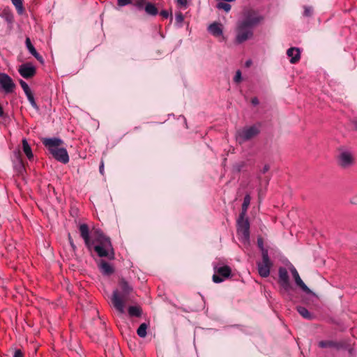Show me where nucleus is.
<instances>
[{"mask_svg": "<svg viewBox=\"0 0 357 357\" xmlns=\"http://www.w3.org/2000/svg\"><path fill=\"white\" fill-rule=\"evenodd\" d=\"M241 79H242V77H241V73L240 70H237L236 73V75H235V76L234 77V81L235 82L238 83V82H240L241 81Z\"/></svg>", "mask_w": 357, "mask_h": 357, "instance_id": "34", "label": "nucleus"}, {"mask_svg": "<svg viewBox=\"0 0 357 357\" xmlns=\"http://www.w3.org/2000/svg\"><path fill=\"white\" fill-rule=\"evenodd\" d=\"M312 9L310 8H305L304 10V15L306 16H310L312 14Z\"/></svg>", "mask_w": 357, "mask_h": 357, "instance_id": "40", "label": "nucleus"}, {"mask_svg": "<svg viewBox=\"0 0 357 357\" xmlns=\"http://www.w3.org/2000/svg\"><path fill=\"white\" fill-rule=\"evenodd\" d=\"M101 273L106 275H109L114 272L112 266L107 261L101 260L99 264Z\"/></svg>", "mask_w": 357, "mask_h": 357, "instance_id": "19", "label": "nucleus"}, {"mask_svg": "<svg viewBox=\"0 0 357 357\" xmlns=\"http://www.w3.org/2000/svg\"><path fill=\"white\" fill-rule=\"evenodd\" d=\"M11 1L15 6L18 13L22 14L24 12L22 0H11Z\"/></svg>", "mask_w": 357, "mask_h": 357, "instance_id": "26", "label": "nucleus"}, {"mask_svg": "<svg viewBox=\"0 0 357 357\" xmlns=\"http://www.w3.org/2000/svg\"><path fill=\"white\" fill-rule=\"evenodd\" d=\"M176 2L178 3V5H179L180 6L185 7V8L187 6V3H188L187 0H176Z\"/></svg>", "mask_w": 357, "mask_h": 357, "instance_id": "37", "label": "nucleus"}, {"mask_svg": "<svg viewBox=\"0 0 357 357\" xmlns=\"http://www.w3.org/2000/svg\"><path fill=\"white\" fill-rule=\"evenodd\" d=\"M208 31L215 37L221 36L222 35V25L218 22H213L208 26Z\"/></svg>", "mask_w": 357, "mask_h": 357, "instance_id": "16", "label": "nucleus"}, {"mask_svg": "<svg viewBox=\"0 0 357 357\" xmlns=\"http://www.w3.org/2000/svg\"><path fill=\"white\" fill-rule=\"evenodd\" d=\"M353 124L354 125L355 128L357 130V119L353 121Z\"/></svg>", "mask_w": 357, "mask_h": 357, "instance_id": "45", "label": "nucleus"}, {"mask_svg": "<svg viewBox=\"0 0 357 357\" xmlns=\"http://www.w3.org/2000/svg\"><path fill=\"white\" fill-rule=\"evenodd\" d=\"M335 344L332 341H321L319 342V346L321 348L334 347Z\"/></svg>", "mask_w": 357, "mask_h": 357, "instance_id": "30", "label": "nucleus"}, {"mask_svg": "<svg viewBox=\"0 0 357 357\" xmlns=\"http://www.w3.org/2000/svg\"><path fill=\"white\" fill-rule=\"evenodd\" d=\"M250 61L246 62V65H247L248 66L250 65Z\"/></svg>", "mask_w": 357, "mask_h": 357, "instance_id": "46", "label": "nucleus"}, {"mask_svg": "<svg viewBox=\"0 0 357 357\" xmlns=\"http://www.w3.org/2000/svg\"><path fill=\"white\" fill-rule=\"evenodd\" d=\"M263 20L264 17L255 10H250L245 12L243 17L236 23L235 43L239 45L252 39L254 35L253 28Z\"/></svg>", "mask_w": 357, "mask_h": 357, "instance_id": "2", "label": "nucleus"}, {"mask_svg": "<svg viewBox=\"0 0 357 357\" xmlns=\"http://www.w3.org/2000/svg\"><path fill=\"white\" fill-rule=\"evenodd\" d=\"M43 144L48 149L52 156L58 161L66 164L69 162V156L66 149L61 146L63 142L56 137L44 138Z\"/></svg>", "mask_w": 357, "mask_h": 357, "instance_id": "3", "label": "nucleus"}, {"mask_svg": "<svg viewBox=\"0 0 357 357\" xmlns=\"http://www.w3.org/2000/svg\"><path fill=\"white\" fill-rule=\"evenodd\" d=\"M128 312L130 317H139L142 314V309L138 306H130Z\"/></svg>", "mask_w": 357, "mask_h": 357, "instance_id": "23", "label": "nucleus"}, {"mask_svg": "<svg viewBox=\"0 0 357 357\" xmlns=\"http://www.w3.org/2000/svg\"><path fill=\"white\" fill-rule=\"evenodd\" d=\"M287 54L290 57V62L291 63H296L298 62L301 57V52L297 47H291L287 50Z\"/></svg>", "mask_w": 357, "mask_h": 357, "instance_id": "15", "label": "nucleus"}, {"mask_svg": "<svg viewBox=\"0 0 357 357\" xmlns=\"http://www.w3.org/2000/svg\"><path fill=\"white\" fill-rule=\"evenodd\" d=\"M99 170H100V174H103V172H104V163H103V161H101Z\"/></svg>", "mask_w": 357, "mask_h": 357, "instance_id": "41", "label": "nucleus"}, {"mask_svg": "<svg viewBox=\"0 0 357 357\" xmlns=\"http://www.w3.org/2000/svg\"><path fill=\"white\" fill-rule=\"evenodd\" d=\"M259 133V129L257 126L245 127L237 131L236 135V140L239 144H243Z\"/></svg>", "mask_w": 357, "mask_h": 357, "instance_id": "6", "label": "nucleus"}, {"mask_svg": "<svg viewBox=\"0 0 357 357\" xmlns=\"http://www.w3.org/2000/svg\"><path fill=\"white\" fill-rule=\"evenodd\" d=\"M289 270L292 274V276L295 280V283L296 284V285L298 286L306 294H311V290L303 282L296 268L293 265H291V266L289 267Z\"/></svg>", "mask_w": 357, "mask_h": 357, "instance_id": "13", "label": "nucleus"}, {"mask_svg": "<svg viewBox=\"0 0 357 357\" xmlns=\"http://www.w3.org/2000/svg\"><path fill=\"white\" fill-rule=\"evenodd\" d=\"M146 3V0H132V4L139 10H142Z\"/></svg>", "mask_w": 357, "mask_h": 357, "instance_id": "28", "label": "nucleus"}, {"mask_svg": "<svg viewBox=\"0 0 357 357\" xmlns=\"http://www.w3.org/2000/svg\"><path fill=\"white\" fill-rule=\"evenodd\" d=\"M160 15H161L162 17H164V18L167 19V18L169 17V12H168L167 10H162V11L160 12Z\"/></svg>", "mask_w": 357, "mask_h": 357, "instance_id": "39", "label": "nucleus"}, {"mask_svg": "<svg viewBox=\"0 0 357 357\" xmlns=\"http://www.w3.org/2000/svg\"><path fill=\"white\" fill-rule=\"evenodd\" d=\"M217 8L219 9H222L227 13H228L231 10L230 4L224 2L218 3Z\"/></svg>", "mask_w": 357, "mask_h": 357, "instance_id": "29", "label": "nucleus"}, {"mask_svg": "<svg viewBox=\"0 0 357 357\" xmlns=\"http://www.w3.org/2000/svg\"><path fill=\"white\" fill-rule=\"evenodd\" d=\"M148 325L146 323H142L137 330V333L140 337H145L146 335V330Z\"/></svg>", "mask_w": 357, "mask_h": 357, "instance_id": "25", "label": "nucleus"}, {"mask_svg": "<svg viewBox=\"0 0 357 357\" xmlns=\"http://www.w3.org/2000/svg\"><path fill=\"white\" fill-rule=\"evenodd\" d=\"M216 273L213 275V281L215 283H220L224 280V278H227L231 274V269L227 266H220L217 268Z\"/></svg>", "mask_w": 357, "mask_h": 357, "instance_id": "12", "label": "nucleus"}, {"mask_svg": "<svg viewBox=\"0 0 357 357\" xmlns=\"http://www.w3.org/2000/svg\"><path fill=\"white\" fill-rule=\"evenodd\" d=\"M15 84L12 78L6 73H0V89L6 93L13 92Z\"/></svg>", "mask_w": 357, "mask_h": 357, "instance_id": "10", "label": "nucleus"}, {"mask_svg": "<svg viewBox=\"0 0 357 357\" xmlns=\"http://www.w3.org/2000/svg\"><path fill=\"white\" fill-rule=\"evenodd\" d=\"M355 162L354 153L349 150H341L337 157L338 165L343 168L351 167Z\"/></svg>", "mask_w": 357, "mask_h": 357, "instance_id": "8", "label": "nucleus"}, {"mask_svg": "<svg viewBox=\"0 0 357 357\" xmlns=\"http://www.w3.org/2000/svg\"><path fill=\"white\" fill-rule=\"evenodd\" d=\"M3 109L2 108V107L0 105V117L3 116Z\"/></svg>", "mask_w": 357, "mask_h": 357, "instance_id": "44", "label": "nucleus"}, {"mask_svg": "<svg viewBox=\"0 0 357 357\" xmlns=\"http://www.w3.org/2000/svg\"><path fill=\"white\" fill-rule=\"evenodd\" d=\"M20 86L22 88L25 94L29 93V92H31L29 85L24 81L21 79L20 81Z\"/></svg>", "mask_w": 357, "mask_h": 357, "instance_id": "31", "label": "nucleus"}, {"mask_svg": "<svg viewBox=\"0 0 357 357\" xmlns=\"http://www.w3.org/2000/svg\"><path fill=\"white\" fill-rule=\"evenodd\" d=\"M245 216L240 215L238 220L237 233L241 236V240L243 243H249L250 241V223Z\"/></svg>", "mask_w": 357, "mask_h": 357, "instance_id": "7", "label": "nucleus"}, {"mask_svg": "<svg viewBox=\"0 0 357 357\" xmlns=\"http://www.w3.org/2000/svg\"><path fill=\"white\" fill-rule=\"evenodd\" d=\"M176 21L177 23L181 24L183 21V16L182 13H178L176 15Z\"/></svg>", "mask_w": 357, "mask_h": 357, "instance_id": "35", "label": "nucleus"}, {"mask_svg": "<svg viewBox=\"0 0 357 357\" xmlns=\"http://www.w3.org/2000/svg\"><path fill=\"white\" fill-rule=\"evenodd\" d=\"M27 99L29 102H30L31 105L36 110H38L39 107L37 105V103L35 101L33 94L32 92H29V93L26 94Z\"/></svg>", "mask_w": 357, "mask_h": 357, "instance_id": "27", "label": "nucleus"}, {"mask_svg": "<svg viewBox=\"0 0 357 357\" xmlns=\"http://www.w3.org/2000/svg\"><path fill=\"white\" fill-rule=\"evenodd\" d=\"M18 72L22 77L29 79L35 75L36 70L33 64L31 63H26L20 66Z\"/></svg>", "mask_w": 357, "mask_h": 357, "instance_id": "11", "label": "nucleus"}, {"mask_svg": "<svg viewBox=\"0 0 357 357\" xmlns=\"http://www.w3.org/2000/svg\"><path fill=\"white\" fill-rule=\"evenodd\" d=\"M144 9L146 13L150 15L155 16L158 14V9L152 3H146L144 6Z\"/></svg>", "mask_w": 357, "mask_h": 357, "instance_id": "22", "label": "nucleus"}, {"mask_svg": "<svg viewBox=\"0 0 357 357\" xmlns=\"http://www.w3.org/2000/svg\"><path fill=\"white\" fill-rule=\"evenodd\" d=\"M68 241H69L70 245L72 247L73 250H75L76 247L73 243V241L72 237L70 234H68Z\"/></svg>", "mask_w": 357, "mask_h": 357, "instance_id": "38", "label": "nucleus"}, {"mask_svg": "<svg viewBox=\"0 0 357 357\" xmlns=\"http://www.w3.org/2000/svg\"><path fill=\"white\" fill-rule=\"evenodd\" d=\"M298 312L305 319L311 320L314 318L312 314L305 307L302 306H298L296 307Z\"/></svg>", "mask_w": 357, "mask_h": 357, "instance_id": "21", "label": "nucleus"}, {"mask_svg": "<svg viewBox=\"0 0 357 357\" xmlns=\"http://www.w3.org/2000/svg\"><path fill=\"white\" fill-rule=\"evenodd\" d=\"M132 0H117L118 6L123 7L129 4H132Z\"/></svg>", "mask_w": 357, "mask_h": 357, "instance_id": "32", "label": "nucleus"}, {"mask_svg": "<svg viewBox=\"0 0 357 357\" xmlns=\"http://www.w3.org/2000/svg\"><path fill=\"white\" fill-rule=\"evenodd\" d=\"M250 196L249 195H246L244 197L243 202L242 204V212L241 213V215H242V217L245 215L248 206L250 204Z\"/></svg>", "mask_w": 357, "mask_h": 357, "instance_id": "24", "label": "nucleus"}, {"mask_svg": "<svg viewBox=\"0 0 357 357\" xmlns=\"http://www.w3.org/2000/svg\"><path fill=\"white\" fill-rule=\"evenodd\" d=\"M13 357H24V354L20 349H16L14 352Z\"/></svg>", "mask_w": 357, "mask_h": 357, "instance_id": "36", "label": "nucleus"}, {"mask_svg": "<svg viewBox=\"0 0 357 357\" xmlns=\"http://www.w3.org/2000/svg\"><path fill=\"white\" fill-rule=\"evenodd\" d=\"M119 287L122 291V294L118 290H114L112 293L111 301L113 307L120 313L125 312V303L127 296L132 291V288L124 280H121L119 282Z\"/></svg>", "mask_w": 357, "mask_h": 357, "instance_id": "4", "label": "nucleus"}, {"mask_svg": "<svg viewBox=\"0 0 357 357\" xmlns=\"http://www.w3.org/2000/svg\"><path fill=\"white\" fill-rule=\"evenodd\" d=\"M25 44H26V48L29 50V52H30V54H32L40 63H43V57L37 52L36 50L35 49L33 45L31 44V40L29 38H26Z\"/></svg>", "mask_w": 357, "mask_h": 357, "instance_id": "17", "label": "nucleus"}, {"mask_svg": "<svg viewBox=\"0 0 357 357\" xmlns=\"http://www.w3.org/2000/svg\"><path fill=\"white\" fill-rule=\"evenodd\" d=\"M79 231L89 250L93 248L100 257L114 259V250L110 238L106 236L100 229H96L92 231V240L90 238L89 229L86 224H80Z\"/></svg>", "mask_w": 357, "mask_h": 357, "instance_id": "1", "label": "nucleus"}, {"mask_svg": "<svg viewBox=\"0 0 357 357\" xmlns=\"http://www.w3.org/2000/svg\"><path fill=\"white\" fill-rule=\"evenodd\" d=\"M278 283L281 287L282 294L287 296L290 299L292 286L289 282L287 270L284 267H280L278 270Z\"/></svg>", "mask_w": 357, "mask_h": 357, "instance_id": "5", "label": "nucleus"}, {"mask_svg": "<svg viewBox=\"0 0 357 357\" xmlns=\"http://www.w3.org/2000/svg\"><path fill=\"white\" fill-rule=\"evenodd\" d=\"M15 155L17 161L14 165V168L18 174L22 175L25 172L24 165L23 163L20 153H16Z\"/></svg>", "mask_w": 357, "mask_h": 357, "instance_id": "18", "label": "nucleus"}, {"mask_svg": "<svg viewBox=\"0 0 357 357\" xmlns=\"http://www.w3.org/2000/svg\"><path fill=\"white\" fill-rule=\"evenodd\" d=\"M273 264L271 261L268 251H264L262 261L257 263L258 272L261 277L267 278Z\"/></svg>", "mask_w": 357, "mask_h": 357, "instance_id": "9", "label": "nucleus"}, {"mask_svg": "<svg viewBox=\"0 0 357 357\" xmlns=\"http://www.w3.org/2000/svg\"><path fill=\"white\" fill-rule=\"evenodd\" d=\"M269 170V166L268 165H264L262 169V172L264 174Z\"/></svg>", "mask_w": 357, "mask_h": 357, "instance_id": "43", "label": "nucleus"}, {"mask_svg": "<svg viewBox=\"0 0 357 357\" xmlns=\"http://www.w3.org/2000/svg\"><path fill=\"white\" fill-rule=\"evenodd\" d=\"M22 142L24 153L29 160H32L33 158V154L27 140L26 139H23Z\"/></svg>", "mask_w": 357, "mask_h": 357, "instance_id": "20", "label": "nucleus"}, {"mask_svg": "<svg viewBox=\"0 0 357 357\" xmlns=\"http://www.w3.org/2000/svg\"><path fill=\"white\" fill-rule=\"evenodd\" d=\"M0 19L6 23L8 29H11L14 21V17L11 12L4 10L0 13Z\"/></svg>", "mask_w": 357, "mask_h": 357, "instance_id": "14", "label": "nucleus"}, {"mask_svg": "<svg viewBox=\"0 0 357 357\" xmlns=\"http://www.w3.org/2000/svg\"><path fill=\"white\" fill-rule=\"evenodd\" d=\"M251 102L254 105H257L259 104V100L257 99V98H253Z\"/></svg>", "mask_w": 357, "mask_h": 357, "instance_id": "42", "label": "nucleus"}, {"mask_svg": "<svg viewBox=\"0 0 357 357\" xmlns=\"http://www.w3.org/2000/svg\"><path fill=\"white\" fill-rule=\"evenodd\" d=\"M257 244L260 250H261V255L263 256L264 251H268V250L265 249L264 247V241L261 238H259L257 239Z\"/></svg>", "mask_w": 357, "mask_h": 357, "instance_id": "33", "label": "nucleus"}]
</instances>
